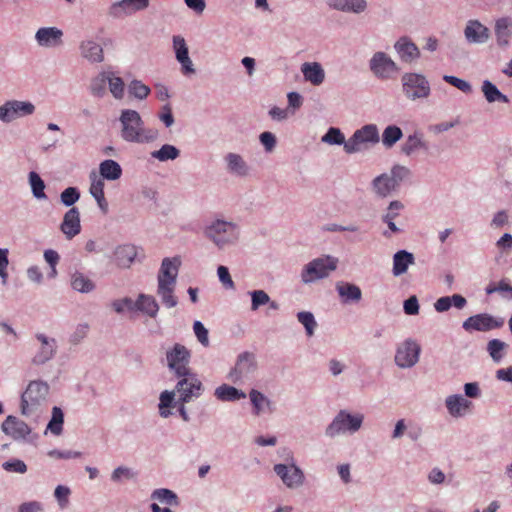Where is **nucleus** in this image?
I'll return each instance as SVG.
<instances>
[{"instance_id":"obj_1","label":"nucleus","mask_w":512,"mask_h":512,"mask_svg":"<svg viewBox=\"0 0 512 512\" xmlns=\"http://www.w3.org/2000/svg\"><path fill=\"white\" fill-rule=\"evenodd\" d=\"M120 137L125 142L147 144L159 137L157 129L146 128L138 111L123 109L119 115Z\"/></svg>"},{"instance_id":"obj_10","label":"nucleus","mask_w":512,"mask_h":512,"mask_svg":"<svg viewBox=\"0 0 512 512\" xmlns=\"http://www.w3.org/2000/svg\"><path fill=\"white\" fill-rule=\"evenodd\" d=\"M370 72L381 81L394 79L400 72L398 64L384 51H376L368 61Z\"/></svg>"},{"instance_id":"obj_26","label":"nucleus","mask_w":512,"mask_h":512,"mask_svg":"<svg viewBox=\"0 0 512 512\" xmlns=\"http://www.w3.org/2000/svg\"><path fill=\"white\" fill-rule=\"evenodd\" d=\"M393 48L402 62L411 63L420 57L419 48L407 36L400 37Z\"/></svg>"},{"instance_id":"obj_17","label":"nucleus","mask_w":512,"mask_h":512,"mask_svg":"<svg viewBox=\"0 0 512 512\" xmlns=\"http://www.w3.org/2000/svg\"><path fill=\"white\" fill-rule=\"evenodd\" d=\"M257 369L256 357L251 352L238 355L235 366L228 373V379L235 384L243 383Z\"/></svg>"},{"instance_id":"obj_45","label":"nucleus","mask_w":512,"mask_h":512,"mask_svg":"<svg viewBox=\"0 0 512 512\" xmlns=\"http://www.w3.org/2000/svg\"><path fill=\"white\" fill-rule=\"evenodd\" d=\"M28 182L31 188V192L34 198L38 200H46L47 195L45 193V183L40 177V175L35 172L31 171L28 174Z\"/></svg>"},{"instance_id":"obj_40","label":"nucleus","mask_w":512,"mask_h":512,"mask_svg":"<svg viewBox=\"0 0 512 512\" xmlns=\"http://www.w3.org/2000/svg\"><path fill=\"white\" fill-rule=\"evenodd\" d=\"M114 256L119 267L127 268L134 262L137 251L133 245H120L115 249Z\"/></svg>"},{"instance_id":"obj_22","label":"nucleus","mask_w":512,"mask_h":512,"mask_svg":"<svg viewBox=\"0 0 512 512\" xmlns=\"http://www.w3.org/2000/svg\"><path fill=\"white\" fill-rule=\"evenodd\" d=\"M181 259L179 256L164 258L157 275V283L176 284Z\"/></svg>"},{"instance_id":"obj_50","label":"nucleus","mask_w":512,"mask_h":512,"mask_svg":"<svg viewBox=\"0 0 512 512\" xmlns=\"http://www.w3.org/2000/svg\"><path fill=\"white\" fill-rule=\"evenodd\" d=\"M507 344L500 339H492L487 343V352L495 363H500L505 356Z\"/></svg>"},{"instance_id":"obj_52","label":"nucleus","mask_w":512,"mask_h":512,"mask_svg":"<svg viewBox=\"0 0 512 512\" xmlns=\"http://www.w3.org/2000/svg\"><path fill=\"white\" fill-rule=\"evenodd\" d=\"M64 422V414L61 408L55 406L52 409V417L49 421L46 430H49L52 434L58 436L62 433Z\"/></svg>"},{"instance_id":"obj_44","label":"nucleus","mask_w":512,"mask_h":512,"mask_svg":"<svg viewBox=\"0 0 512 512\" xmlns=\"http://www.w3.org/2000/svg\"><path fill=\"white\" fill-rule=\"evenodd\" d=\"M110 71H101L92 78L89 90L90 93L98 98H102L106 94V86L108 85Z\"/></svg>"},{"instance_id":"obj_41","label":"nucleus","mask_w":512,"mask_h":512,"mask_svg":"<svg viewBox=\"0 0 512 512\" xmlns=\"http://www.w3.org/2000/svg\"><path fill=\"white\" fill-rule=\"evenodd\" d=\"M481 91L483 93V96L485 100L488 103H495V102H501V103H509V98L505 94H503L497 86L492 83L490 80H484L481 85Z\"/></svg>"},{"instance_id":"obj_33","label":"nucleus","mask_w":512,"mask_h":512,"mask_svg":"<svg viewBox=\"0 0 512 512\" xmlns=\"http://www.w3.org/2000/svg\"><path fill=\"white\" fill-rule=\"evenodd\" d=\"M305 81L320 86L325 80V71L319 62H305L301 65Z\"/></svg>"},{"instance_id":"obj_8","label":"nucleus","mask_w":512,"mask_h":512,"mask_svg":"<svg viewBox=\"0 0 512 512\" xmlns=\"http://www.w3.org/2000/svg\"><path fill=\"white\" fill-rule=\"evenodd\" d=\"M286 460L287 463L275 464L273 471L287 489L300 488L305 482L304 471L296 463L293 453L290 452Z\"/></svg>"},{"instance_id":"obj_9","label":"nucleus","mask_w":512,"mask_h":512,"mask_svg":"<svg viewBox=\"0 0 512 512\" xmlns=\"http://www.w3.org/2000/svg\"><path fill=\"white\" fill-rule=\"evenodd\" d=\"M402 92L411 101L426 99L431 93L428 79L420 73L406 72L401 77Z\"/></svg>"},{"instance_id":"obj_31","label":"nucleus","mask_w":512,"mask_h":512,"mask_svg":"<svg viewBox=\"0 0 512 512\" xmlns=\"http://www.w3.org/2000/svg\"><path fill=\"white\" fill-rule=\"evenodd\" d=\"M326 3L330 9L344 13L360 14L368 7L366 0H327Z\"/></svg>"},{"instance_id":"obj_32","label":"nucleus","mask_w":512,"mask_h":512,"mask_svg":"<svg viewBox=\"0 0 512 512\" xmlns=\"http://www.w3.org/2000/svg\"><path fill=\"white\" fill-rule=\"evenodd\" d=\"M371 189L372 192L377 196L378 198H387L390 196L393 192H395L398 188L394 184V182L390 179L388 176V173H382L378 176H376L371 181Z\"/></svg>"},{"instance_id":"obj_38","label":"nucleus","mask_w":512,"mask_h":512,"mask_svg":"<svg viewBox=\"0 0 512 512\" xmlns=\"http://www.w3.org/2000/svg\"><path fill=\"white\" fill-rule=\"evenodd\" d=\"M70 285L73 290L82 294L91 293L96 288L94 281L80 271H75L71 274Z\"/></svg>"},{"instance_id":"obj_56","label":"nucleus","mask_w":512,"mask_h":512,"mask_svg":"<svg viewBox=\"0 0 512 512\" xmlns=\"http://www.w3.org/2000/svg\"><path fill=\"white\" fill-rule=\"evenodd\" d=\"M388 176L398 188L402 181L408 179L411 176V170L406 166L397 164L391 168Z\"/></svg>"},{"instance_id":"obj_12","label":"nucleus","mask_w":512,"mask_h":512,"mask_svg":"<svg viewBox=\"0 0 512 512\" xmlns=\"http://www.w3.org/2000/svg\"><path fill=\"white\" fill-rule=\"evenodd\" d=\"M421 346L417 340L406 338L400 342L395 350L394 361L401 369L413 368L420 359Z\"/></svg>"},{"instance_id":"obj_5","label":"nucleus","mask_w":512,"mask_h":512,"mask_svg":"<svg viewBox=\"0 0 512 512\" xmlns=\"http://www.w3.org/2000/svg\"><path fill=\"white\" fill-rule=\"evenodd\" d=\"M338 258L332 255H323L304 265L300 278L302 283L311 284L325 279L338 267Z\"/></svg>"},{"instance_id":"obj_13","label":"nucleus","mask_w":512,"mask_h":512,"mask_svg":"<svg viewBox=\"0 0 512 512\" xmlns=\"http://www.w3.org/2000/svg\"><path fill=\"white\" fill-rule=\"evenodd\" d=\"M37 344L34 346L31 363L34 366H43L51 361L57 354L58 344L54 337L38 332L34 335Z\"/></svg>"},{"instance_id":"obj_58","label":"nucleus","mask_w":512,"mask_h":512,"mask_svg":"<svg viewBox=\"0 0 512 512\" xmlns=\"http://www.w3.org/2000/svg\"><path fill=\"white\" fill-rule=\"evenodd\" d=\"M80 199V191L77 187H68L60 194V201L66 207H71Z\"/></svg>"},{"instance_id":"obj_3","label":"nucleus","mask_w":512,"mask_h":512,"mask_svg":"<svg viewBox=\"0 0 512 512\" xmlns=\"http://www.w3.org/2000/svg\"><path fill=\"white\" fill-rule=\"evenodd\" d=\"M364 420L362 412L340 409L325 427L324 434L329 439L354 435L362 429Z\"/></svg>"},{"instance_id":"obj_25","label":"nucleus","mask_w":512,"mask_h":512,"mask_svg":"<svg viewBox=\"0 0 512 512\" xmlns=\"http://www.w3.org/2000/svg\"><path fill=\"white\" fill-rule=\"evenodd\" d=\"M335 289L343 305L357 304L362 300V290L354 283L338 281Z\"/></svg>"},{"instance_id":"obj_43","label":"nucleus","mask_w":512,"mask_h":512,"mask_svg":"<svg viewBox=\"0 0 512 512\" xmlns=\"http://www.w3.org/2000/svg\"><path fill=\"white\" fill-rule=\"evenodd\" d=\"M403 137V131L402 129L394 124L387 125L380 136V141L382 142V145L390 149L394 147V145L400 141Z\"/></svg>"},{"instance_id":"obj_60","label":"nucleus","mask_w":512,"mask_h":512,"mask_svg":"<svg viewBox=\"0 0 512 512\" xmlns=\"http://www.w3.org/2000/svg\"><path fill=\"white\" fill-rule=\"evenodd\" d=\"M443 80L449 83L450 85L456 87L463 93L470 94L473 91L472 85L468 81L458 78L456 76L444 75Z\"/></svg>"},{"instance_id":"obj_64","label":"nucleus","mask_w":512,"mask_h":512,"mask_svg":"<svg viewBox=\"0 0 512 512\" xmlns=\"http://www.w3.org/2000/svg\"><path fill=\"white\" fill-rule=\"evenodd\" d=\"M176 394L175 390H164L161 392L159 396L158 409L174 407L177 404L175 401Z\"/></svg>"},{"instance_id":"obj_36","label":"nucleus","mask_w":512,"mask_h":512,"mask_svg":"<svg viewBox=\"0 0 512 512\" xmlns=\"http://www.w3.org/2000/svg\"><path fill=\"white\" fill-rule=\"evenodd\" d=\"M159 311V304L156 299L149 294L140 293L135 300V312L143 313L151 318H155Z\"/></svg>"},{"instance_id":"obj_21","label":"nucleus","mask_w":512,"mask_h":512,"mask_svg":"<svg viewBox=\"0 0 512 512\" xmlns=\"http://www.w3.org/2000/svg\"><path fill=\"white\" fill-rule=\"evenodd\" d=\"M248 396L252 406V414L254 416L272 414L275 412V403L260 390L251 389Z\"/></svg>"},{"instance_id":"obj_14","label":"nucleus","mask_w":512,"mask_h":512,"mask_svg":"<svg viewBox=\"0 0 512 512\" xmlns=\"http://www.w3.org/2000/svg\"><path fill=\"white\" fill-rule=\"evenodd\" d=\"M1 431L16 442L31 443L37 438L32 428L14 415H8L5 418L1 424Z\"/></svg>"},{"instance_id":"obj_42","label":"nucleus","mask_w":512,"mask_h":512,"mask_svg":"<svg viewBox=\"0 0 512 512\" xmlns=\"http://www.w3.org/2000/svg\"><path fill=\"white\" fill-rule=\"evenodd\" d=\"M175 288L176 284L157 283L156 293L166 308H174L178 304V299L174 294Z\"/></svg>"},{"instance_id":"obj_6","label":"nucleus","mask_w":512,"mask_h":512,"mask_svg":"<svg viewBox=\"0 0 512 512\" xmlns=\"http://www.w3.org/2000/svg\"><path fill=\"white\" fill-rule=\"evenodd\" d=\"M380 142L379 128L376 124H365L356 129L345 145L346 154H356L377 145Z\"/></svg>"},{"instance_id":"obj_49","label":"nucleus","mask_w":512,"mask_h":512,"mask_svg":"<svg viewBox=\"0 0 512 512\" xmlns=\"http://www.w3.org/2000/svg\"><path fill=\"white\" fill-rule=\"evenodd\" d=\"M152 500L162 504L175 505L179 504L178 496L175 492L167 488H158L152 491L150 495Z\"/></svg>"},{"instance_id":"obj_2","label":"nucleus","mask_w":512,"mask_h":512,"mask_svg":"<svg viewBox=\"0 0 512 512\" xmlns=\"http://www.w3.org/2000/svg\"><path fill=\"white\" fill-rule=\"evenodd\" d=\"M204 235L219 250H223L239 242L241 228L238 223L217 216L204 227Z\"/></svg>"},{"instance_id":"obj_53","label":"nucleus","mask_w":512,"mask_h":512,"mask_svg":"<svg viewBox=\"0 0 512 512\" xmlns=\"http://www.w3.org/2000/svg\"><path fill=\"white\" fill-rule=\"evenodd\" d=\"M137 472L127 466H118L111 473V481L114 483H123L124 481L134 480Z\"/></svg>"},{"instance_id":"obj_39","label":"nucleus","mask_w":512,"mask_h":512,"mask_svg":"<svg viewBox=\"0 0 512 512\" xmlns=\"http://www.w3.org/2000/svg\"><path fill=\"white\" fill-rule=\"evenodd\" d=\"M122 167L112 159H106L99 164V177L103 180L116 181L122 176Z\"/></svg>"},{"instance_id":"obj_63","label":"nucleus","mask_w":512,"mask_h":512,"mask_svg":"<svg viewBox=\"0 0 512 512\" xmlns=\"http://www.w3.org/2000/svg\"><path fill=\"white\" fill-rule=\"evenodd\" d=\"M2 468L7 472L24 474L27 472V465L20 459H11L2 463Z\"/></svg>"},{"instance_id":"obj_27","label":"nucleus","mask_w":512,"mask_h":512,"mask_svg":"<svg viewBox=\"0 0 512 512\" xmlns=\"http://www.w3.org/2000/svg\"><path fill=\"white\" fill-rule=\"evenodd\" d=\"M63 31L57 27H41L35 33V41L40 47H56L62 43Z\"/></svg>"},{"instance_id":"obj_35","label":"nucleus","mask_w":512,"mask_h":512,"mask_svg":"<svg viewBox=\"0 0 512 512\" xmlns=\"http://www.w3.org/2000/svg\"><path fill=\"white\" fill-rule=\"evenodd\" d=\"M214 396L221 402H237L247 397L243 390L229 384H221L216 387Z\"/></svg>"},{"instance_id":"obj_30","label":"nucleus","mask_w":512,"mask_h":512,"mask_svg":"<svg viewBox=\"0 0 512 512\" xmlns=\"http://www.w3.org/2000/svg\"><path fill=\"white\" fill-rule=\"evenodd\" d=\"M224 162L228 173L231 175L237 177H246L249 175V165L240 154L229 152L224 156Z\"/></svg>"},{"instance_id":"obj_4","label":"nucleus","mask_w":512,"mask_h":512,"mask_svg":"<svg viewBox=\"0 0 512 512\" xmlns=\"http://www.w3.org/2000/svg\"><path fill=\"white\" fill-rule=\"evenodd\" d=\"M49 385L43 380H32L21 395L20 411L25 417H38L49 394Z\"/></svg>"},{"instance_id":"obj_46","label":"nucleus","mask_w":512,"mask_h":512,"mask_svg":"<svg viewBox=\"0 0 512 512\" xmlns=\"http://www.w3.org/2000/svg\"><path fill=\"white\" fill-rule=\"evenodd\" d=\"M180 156V150L172 144H164L160 149L152 151L151 157L160 161H173Z\"/></svg>"},{"instance_id":"obj_57","label":"nucleus","mask_w":512,"mask_h":512,"mask_svg":"<svg viewBox=\"0 0 512 512\" xmlns=\"http://www.w3.org/2000/svg\"><path fill=\"white\" fill-rule=\"evenodd\" d=\"M405 208L404 204L399 200L390 201L387 208L381 215V220L395 221L400 216L401 211Z\"/></svg>"},{"instance_id":"obj_62","label":"nucleus","mask_w":512,"mask_h":512,"mask_svg":"<svg viewBox=\"0 0 512 512\" xmlns=\"http://www.w3.org/2000/svg\"><path fill=\"white\" fill-rule=\"evenodd\" d=\"M71 490L68 486L58 485L54 490V497L60 508L64 509L68 506Z\"/></svg>"},{"instance_id":"obj_29","label":"nucleus","mask_w":512,"mask_h":512,"mask_svg":"<svg viewBox=\"0 0 512 512\" xmlns=\"http://www.w3.org/2000/svg\"><path fill=\"white\" fill-rule=\"evenodd\" d=\"M79 51L82 58L90 63L104 61V51L100 43L92 38H86L80 42Z\"/></svg>"},{"instance_id":"obj_7","label":"nucleus","mask_w":512,"mask_h":512,"mask_svg":"<svg viewBox=\"0 0 512 512\" xmlns=\"http://www.w3.org/2000/svg\"><path fill=\"white\" fill-rule=\"evenodd\" d=\"M191 351L181 343H175L165 352V361L168 370L177 378L193 372L190 368Z\"/></svg>"},{"instance_id":"obj_23","label":"nucleus","mask_w":512,"mask_h":512,"mask_svg":"<svg viewBox=\"0 0 512 512\" xmlns=\"http://www.w3.org/2000/svg\"><path fill=\"white\" fill-rule=\"evenodd\" d=\"M60 230L68 240L73 239L81 232V220L78 208L72 207L65 212L60 224Z\"/></svg>"},{"instance_id":"obj_11","label":"nucleus","mask_w":512,"mask_h":512,"mask_svg":"<svg viewBox=\"0 0 512 512\" xmlns=\"http://www.w3.org/2000/svg\"><path fill=\"white\" fill-rule=\"evenodd\" d=\"M174 390L178 394V402L189 403L200 398L204 392V385L195 372L177 377Z\"/></svg>"},{"instance_id":"obj_61","label":"nucleus","mask_w":512,"mask_h":512,"mask_svg":"<svg viewBox=\"0 0 512 512\" xmlns=\"http://www.w3.org/2000/svg\"><path fill=\"white\" fill-rule=\"evenodd\" d=\"M90 180H91V184H90L89 192H90L91 196L95 199V198H99L100 196L105 195L104 180L102 178H100L99 176H97L95 174V172H92L90 174Z\"/></svg>"},{"instance_id":"obj_19","label":"nucleus","mask_w":512,"mask_h":512,"mask_svg":"<svg viewBox=\"0 0 512 512\" xmlns=\"http://www.w3.org/2000/svg\"><path fill=\"white\" fill-rule=\"evenodd\" d=\"M150 6V0H119L111 4L108 10L109 16L120 19L146 10Z\"/></svg>"},{"instance_id":"obj_20","label":"nucleus","mask_w":512,"mask_h":512,"mask_svg":"<svg viewBox=\"0 0 512 512\" xmlns=\"http://www.w3.org/2000/svg\"><path fill=\"white\" fill-rule=\"evenodd\" d=\"M463 34L466 42L471 45L485 44L490 39V30L477 19L466 22Z\"/></svg>"},{"instance_id":"obj_15","label":"nucleus","mask_w":512,"mask_h":512,"mask_svg":"<svg viewBox=\"0 0 512 512\" xmlns=\"http://www.w3.org/2000/svg\"><path fill=\"white\" fill-rule=\"evenodd\" d=\"M504 318L496 317L489 313H479L468 317L462 323V328L468 332H488L501 328L504 325Z\"/></svg>"},{"instance_id":"obj_55","label":"nucleus","mask_w":512,"mask_h":512,"mask_svg":"<svg viewBox=\"0 0 512 512\" xmlns=\"http://www.w3.org/2000/svg\"><path fill=\"white\" fill-rule=\"evenodd\" d=\"M248 295L251 297L250 309L252 311H257L260 307L265 306L270 302V296L262 289L249 291Z\"/></svg>"},{"instance_id":"obj_28","label":"nucleus","mask_w":512,"mask_h":512,"mask_svg":"<svg viewBox=\"0 0 512 512\" xmlns=\"http://www.w3.org/2000/svg\"><path fill=\"white\" fill-rule=\"evenodd\" d=\"M494 34L496 44L500 48H507L512 38V18L503 16L495 20Z\"/></svg>"},{"instance_id":"obj_59","label":"nucleus","mask_w":512,"mask_h":512,"mask_svg":"<svg viewBox=\"0 0 512 512\" xmlns=\"http://www.w3.org/2000/svg\"><path fill=\"white\" fill-rule=\"evenodd\" d=\"M111 306L118 314H121L125 311L135 312V301L130 297L114 300L111 303Z\"/></svg>"},{"instance_id":"obj_34","label":"nucleus","mask_w":512,"mask_h":512,"mask_svg":"<svg viewBox=\"0 0 512 512\" xmlns=\"http://www.w3.org/2000/svg\"><path fill=\"white\" fill-rule=\"evenodd\" d=\"M420 150H428V143L424 140L423 134L414 132L406 137L401 145V152L405 156H412Z\"/></svg>"},{"instance_id":"obj_24","label":"nucleus","mask_w":512,"mask_h":512,"mask_svg":"<svg viewBox=\"0 0 512 512\" xmlns=\"http://www.w3.org/2000/svg\"><path fill=\"white\" fill-rule=\"evenodd\" d=\"M473 404L462 394H452L445 398V407L448 414L453 418L464 417L470 412Z\"/></svg>"},{"instance_id":"obj_16","label":"nucleus","mask_w":512,"mask_h":512,"mask_svg":"<svg viewBox=\"0 0 512 512\" xmlns=\"http://www.w3.org/2000/svg\"><path fill=\"white\" fill-rule=\"evenodd\" d=\"M35 110V105L30 101L8 100L0 105V121L11 123L34 114Z\"/></svg>"},{"instance_id":"obj_54","label":"nucleus","mask_w":512,"mask_h":512,"mask_svg":"<svg viewBox=\"0 0 512 512\" xmlns=\"http://www.w3.org/2000/svg\"><path fill=\"white\" fill-rule=\"evenodd\" d=\"M296 317L298 322L304 326L306 335L308 337L313 336L317 328V322L313 313L309 311H301L297 313Z\"/></svg>"},{"instance_id":"obj_47","label":"nucleus","mask_w":512,"mask_h":512,"mask_svg":"<svg viewBox=\"0 0 512 512\" xmlns=\"http://www.w3.org/2000/svg\"><path fill=\"white\" fill-rule=\"evenodd\" d=\"M321 142L328 145H338L343 146V150L345 151V145H347V140L345 139L344 133L338 127H330L327 132L321 137Z\"/></svg>"},{"instance_id":"obj_18","label":"nucleus","mask_w":512,"mask_h":512,"mask_svg":"<svg viewBox=\"0 0 512 512\" xmlns=\"http://www.w3.org/2000/svg\"><path fill=\"white\" fill-rule=\"evenodd\" d=\"M172 49L176 61L180 65L182 75L190 77L196 74L195 65L189 55V47L182 35H173Z\"/></svg>"},{"instance_id":"obj_48","label":"nucleus","mask_w":512,"mask_h":512,"mask_svg":"<svg viewBox=\"0 0 512 512\" xmlns=\"http://www.w3.org/2000/svg\"><path fill=\"white\" fill-rule=\"evenodd\" d=\"M108 88L114 99L122 100L124 98L126 88L125 83L123 79L113 71H110Z\"/></svg>"},{"instance_id":"obj_51","label":"nucleus","mask_w":512,"mask_h":512,"mask_svg":"<svg viewBox=\"0 0 512 512\" xmlns=\"http://www.w3.org/2000/svg\"><path fill=\"white\" fill-rule=\"evenodd\" d=\"M127 90L131 97L138 100L146 99L151 92V89L146 84L137 79L132 80L128 84Z\"/></svg>"},{"instance_id":"obj_37","label":"nucleus","mask_w":512,"mask_h":512,"mask_svg":"<svg viewBox=\"0 0 512 512\" xmlns=\"http://www.w3.org/2000/svg\"><path fill=\"white\" fill-rule=\"evenodd\" d=\"M415 262L414 255L407 250H399L393 255L392 273L395 277L407 272L410 265Z\"/></svg>"}]
</instances>
